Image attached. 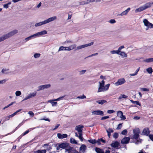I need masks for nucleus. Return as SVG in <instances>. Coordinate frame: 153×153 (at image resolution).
Segmentation results:
<instances>
[{
    "label": "nucleus",
    "instance_id": "obj_28",
    "mask_svg": "<svg viewBox=\"0 0 153 153\" xmlns=\"http://www.w3.org/2000/svg\"><path fill=\"white\" fill-rule=\"evenodd\" d=\"M131 102L133 104H136L137 105L140 106L141 104L138 101H134L132 100H130Z\"/></svg>",
    "mask_w": 153,
    "mask_h": 153
},
{
    "label": "nucleus",
    "instance_id": "obj_42",
    "mask_svg": "<svg viewBox=\"0 0 153 153\" xmlns=\"http://www.w3.org/2000/svg\"><path fill=\"white\" fill-rule=\"evenodd\" d=\"M40 54L38 53H36L34 55V57L35 58H37L39 57L40 56Z\"/></svg>",
    "mask_w": 153,
    "mask_h": 153
},
{
    "label": "nucleus",
    "instance_id": "obj_31",
    "mask_svg": "<svg viewBox=\"0 0 153 153\" xmlns=\"http://www.w3.org/2000/svg\"><path fill=\"white\" fill-rule=\"evenodd\" d=\"M54 101L53 100L50 101V102L52 104V106L53 107L56 106L57 104V102H54Z\"/></svg>",
    "mask_w": 153,
    "mask_h": 153
},
{
    "label": "nucleus",
    "instance_id": "obj_50",
    "mask_svg": "<svg viewBox=\"0 0 153 153\" xmlns=\"http://www.w3.org/2000/svg\"><path fill=\"white\" fill-rule=\"evenodd\" d=\"M86 71V70H83L81 71H79V74L80 75L83 74L85 73Z\"/></svg>",
    "mask_w": 153,
    "mask_h": 153
},
{
    "label": "nucleus",
    "instance_id": "obj_64",
    "mask_svg": "<svg viewBox=\"0 0 153 153\" xmlns=\"http://www.w3.org/2000/svg\"><path fill=\"white\" fill-rule=\"evenodd\" d=\"M85 1H82L79 2V5H83L85 4Z\"/></svg>",
    "mask_w": 153,
    "mask_h": 153
},
{
    "label": "nucleus",
    "instance_id": "obj_36",
    "mask_svg": "<svg viewBox=\"0 0 153 153\" xmlns=\"http://www.w3.org/2000/svg\"><path fill=\"white\" fill-rule=\"evenodd\" d=\"M121 53H120L119 54L120 55L122 56H123L125 57H127V54L126 53L124 52H120Z\"/></svg>",
    "mask_w": 153,
    "mask_h": 153
},
{
    "label": "nucleus",
    "instance_id": "obj_19",
    "mask_svg": "<svg viewBox=\"0 0 153 153\" xmlns=\"http://www.w3.org/2000/svg\"><path fill=\"white\" fill-rule=\"evenodd\" d=\"M120 144L117 141L113 142L111 144V146L112 147L114 148H117L119 146Z\"/></svg>",
    "mask_w": 153,
    "mask_h": 153
},
{
    "label": "nucleus",
    "instance_id": "obj_52",
    "mask_svg": "<svg viewBox=\"0 0 153 153\" xmlns=\"http://www.w3.org/2000/svg\"><path fill=\"white\" fill-rule=\"evenodd\" d=\"M124 48V46H121L119 47L117 50L120 53L121 52V50Z\"/></svg>",
    "mask_w": 153,
    "mask_h": 153
},
{
    "label": "nucleus",
    "instance_id": "obj_20",
    "mask_svg": "<svg viewBox=\"0 0 153 153\" xmlns=\"http://www.w3.org/2000/svg\"><path fill=\"white\" fill-rule=\"evenodd\" d=\"M57 135L59 139H63L66 138L68 136V135L65 134H62L60 133H58Z\"/></svg>",
    "mask_w": 153,
    "mask_h": 153
},
{
    "label": "nucleus",
    "instance_id": "obj_39",
    "mask_svg": "<svg viewBox=\"0 0 153 153\" xmlns=\"http://www.w3.org/2000/svg\"><path fill=\"white\" fill-rule=\"evenodd\" d=\"M64 97H65L64 96H62V97H60L54 100H53L54 101H59L61 100H63Z\"/></svg>",
    "mask_w": 153,
    "mask_h": 153
},
{
    "label": "nucleus",
    "instance_id": "obj_34",
    "mask_svg": "<svg viewBox=\"0 0 153 153\" xmlns=\"http://www.w3.org/2000/svg\"><path fill=\"white\" fill-rule=\"evenodd\" d=\"M79 135L78 137V138H79L80 140L81 141H83V138L82 137V133H80L79 134Z\"/></svg>",
    "mask_w": 153,
    "mask_h": 153
},
{
    "label": "nucleus",
    "instance_id": "obj_35",
    "mask_svg": "<svg viewBox=\"0 0 153 153\" xmlns=\"http://www.w3.org/2000/svg\"><path fill=\"white\" fill-rule=\"evenodd\" d=\"M43 86L44 88L45 89H47L50 88L51 85L50 84H46L43 85Z\"/></svg>",
    "mask_w": 153,
    "mask_h": 153
},
{
    "label": "nucleus",
    "instance_id": "obj_1",
    "mask_svg": "<svg viewBox=\"0 0 153 153\" xmlns=\"http://www.w3.org/2000/svg\"><path fill=\"white\" fill-rule=\"evenodd\" d=\"M55 146L56 147L57 150H59L60 149H61L60 150L65 149V153H79L76 150L75 148L71 146L69 143L66 142L57 143Z\"/></svg>",
    "mask_w": 153,
    "mask_h": 153
},
{
    "label": "nucleus",
    "instance_id": "obj_7",
    "mask_svg": "<svg viewBox=\"0 0 153 153\" xmlns=\"http://www.w3.org/2000/svg\"><path fill=\"white\" fill-rule=\"evenodd\" d=\"M143 22L144 25L147 27H149V28H153V25L149 22L147 19H144L143 20Z\"/></svg>",
    "mask_w": 153,
    "mask_h": 153
},
{
    "label": "nucleus",
    "instance_id": "obj_3",
    "mask_svg": "<svg viewBox=\"0 0 153 153\" xmlns=\"http://www.w3.org/2000/svg\"><path fill=\"white\" fill-rule=\"evenodd\" d=\"M17 33L18 30H14L6 34L3 35L2 36L0 37V42L12 36Z\"/></svg>",
    "mask_w": 153,
    "mask_h": 153
},
{
    "label": "nucleus",
    "instance_id": "obj_46",
    "mask_svg": "<svg viewBox=\"0 0 153 153\" xmlns=\"http://www.w3.org/2000/svg\"><path fill=\"white\" fill-rule=\"evenodd\" d=\"M106 132L107 133H112L114 132V130L112 128H109L108 129H106Z\"/></svg>",
    "mask_w": 153,
    "mask_h": 153
},
{
    "label": "nucleus",
    "instance_id": "obj_12",
    "mask_svg": "<svg viewBox=\"0 0 153 153\" xmlns=\"http://www.w3.org/2000/svg\"><path fill=\"white\" fill-rule=\"evenodd\" d=\"M47 34V31L46 30H44L40 32L34 34L36 38L41 36L42 35L46 34Z\"/></svg>",
    "mask_w": 153,
    "mask_h": 153
},
{
    "label": "nucleus",
    "instance_id": "obj_49",
    "mask_svg": "<svg viewBox=\"0 0 153 153\" xmlns=\"http://www.w3.org/2000/svg\"><path fill=\"white\" fill-rule=\"evenodd\" d=\"M86 98V96H85L84 95H83L82 96H78L77 97V98L83 99L84 98Z\"/></svg>",
    "mask_w": 153,
    "mask_h": 153
},
{
    "label": "nucleus",
    "instance_id": "obj_37",
    "mask_svg": "<svg viewBox=\"0 0 153 153\" xmlns=\"http://www.w3.org/2000/svg\"><path fill=\"white\" fill-rule=\"evenodd\" d=\"M22 93L20 91H17L15 92V94L16 96H19Z\"/></svg>",
    "mask_w": 153,
    "mask_h": 153
},
{
    "label": "nucleus",
    "instance_id": "obj_41",
    "mask_svg": "<svg viewBox=\"0 0 153 153\" xmlns=\"http://www.w3.org/2000/svg\"><path fill=\"white\" fill-rule=\"evenodd\" d=\"M11 4V2H10L7 4H4L3 5L4 7V8H5L6 9H7V8H8V5H9L10 4Z\"/></svg>",
    "mask_w": 153,
    "mask_h": 153
},
{
    "label": "nucleus",
    "instance_id": "obj_17",
    "mask_svg": "<svg viewBox=\"0 0 153 153\" xmlns=\"http://www.w3.org/2000/svg\"><path fill=\"white\" fill-rule=\"evenodd\" d=\"M36 38L35 36V34H34L33 35H31L30 36H29L26 38L24 40V41H25L24 42L25 43L26 42H27L33 39H34Z\"/></svg>",
    "mask_w": 153,
    "mask_h": 153
},
{
    "label": "nucleus",
    "instance_id": "obj_57",
    "mask_svg": "<svg viewBox=\"0 0 153 153\" xmlns=\"http://www.w3.org/2000/svg\"><path fill=\"white\" fill-rule=\"evenodd\" d=\"M109 118V117L108 116H105L104 117H102L101 118V120H104L106 119H107L108 118Z\"/></svg>",
    "mask_w": 153,
    "mask_h": 153
},
{
    "label": "nucleus",
    "instance_id": "obj_59",
    "mask_svg": "<svg viewBox=\"0 0 153 153\" xmlns=\"http://www.w3.org/2000/svg\"><path fill=\"white\" fill-rule=\"evenodd\" d=\"M98 54V53H95L89 56H88L87 58H88L89 57H91L93 56H95L97 55Z\"/></svg>",
    "mask_w": 153,
    "mask_h": 153
},
{
    "label": "nucleus",
    "instance_id": "obj_51",
    "mask_svg": "<svg viewBox=\"0 0 153 153\" xmlns=\"http://www.w3.org/2000/svg\"><path fill=\"white\" fill-rule=\"evenodd\" d=\"M118 137V134L117 133H115L113 135V137L115 138H117Z\"/></svg>",
    "mask_w": 153,
    "mask_h": 153
},
{
    "label": "nucleus",
    "instance_id": "obj_15",
    "mask_svg": "<svg viewBox=\"0 0 153 153\" xmlns=\"http://www.w3.org/2000/svg\"><path fill=\"white\" fill-rule=\"evenodd\" d=\"M150 131L148 128H146L144 129L142 132V134L148 136L150 133Z\"/></svg>",
    "mask_w": 153,
    "mask_h": 153
},
{
    "label": "nucleus",
    "instance_id": "obj_13",
    "mask_svg": "<svg viewBox=\"0 0 153 153\" xmlns=\"http://www.w3.org/2000/svg\"><path fill=\"white\" fill-rule=\"evenodd\" d=\"M88 141L90 143L93 144H97L98 145H100L101 144V143L100 142V141L99 140H96L95 139H91L88 140Z\"/></svg>",
    "mask_w": 153,
    "mask_h": 153
},
{
    "label": "nucleus",
    "instance_id": "obj_6",
    "mask_svg": "<svg viewBox=\"0 0 153 153\" xmlns=\"http://www.w3.org/2000/svg\"><path fill=\"white\" fill-rule=\"evenodd\" d=\"M99 85L97 92L104 91L105 88H104L105 81L102 80L101 82H99Z\"/></svg>",
    "mask_w": 153,
    "mask_h": 153
},
{
    "label": "nucleus",
    "instance_id": "obj_26",
    "mask_svg": "<svg viewBox=\"0 0 153 153\" xmlns=\"http://www.w3.org/2000/svg\"><path fill=\"white\" fill-rule=\"evenodd\" d=\"M128 97V96L124 94H121L120 95L118 99L121 100L122 98L126 99Z\"/></svg>",
    "mask_w": 153,
    "mask_h": 153
},
{
    "label": "nucleus",
    "instance_id": "obj_18",
    "mask_svg": "<svg viewBox=\"0 0 153 153\" xmlns=\"http://www.w3.org/2000/svg\"><path fill=\"white\" fill-rule=\"evenodd\" d=\"M86 149V146L84 144H82L79 148V150L81 152L83 153L85 152Z\"/></svg>",
    "mask_w": 153,
    "mask_h": 153
},
{
    "label": "nucleus",
    "instance_id": "obj_48",
    "mask_svg": "<svg viewBox=\"0 0 153 153\" xmlns=\"http://www.w3.org/2000/svg\"><path fill=\"white\" fill-rule=\"evenodd\" d=\"M128 131L126 129L123 130L121 133L123 135H126Z\"/></svg>",
    "mask_w": 153,
    "mask_h": 153
},
{
    "label": "nucleus",
    "instance_id": "obj_47",
    "mask_svg": "<svg viewBox=\"0 0 153 153\" xmlns=\"http://www.w3.org/2000/svg\"><path fill=\"white\" fill-rule=\"evenodd\" d=\"M119 117L120 118H121V120H124L126 119V117L125 116L123 115V114H122L121 115H120Z\"/></svg>",
    "mask_w": 153,
    "mask_h": 153
},
{
    "label": "nucleus",
    "instance_id": "obj_61",
    "mask_svg": "<svg viewBox=\"0 0 153 153\" xmlns=\"http://www.w3.org/2000/svg\"><path fill=\"white\" fill-rule=\"evenodd\" d=\"M29 132V130H27L25 132H24L22 134V136H23L27 134Z\"/></svg>",
    "mask_w": 153,
    "mask_h": 153
},
{
    "label": "nucleus",
    "instance_id": "obj_43",
    "mask_svg": "<svg viewBox=\"0 0 153 153\" xmlns=\"http://www.w3.org/2000/svg\"><path fill=\"white\" fill-rule=\"evenodd\" d=\"M110 84H108L107 85H106L105 86H104V88H105L104 89V91H105L107 90L110 86Z\"/></svg>",
    "mask_w": 153,
    "mask_h": 153
},
{
    "label": "nucleus",
    "instance_id": "obj_40",
    "mask_svg": "<svg viewBox=\"0 0 153 153\" xmlns=\"http://www.w3.org/2000/svg\"><path fill=\"white\" fill-rule=\"evenodd\" d=\"M69 47L71 50L75 48L76 47V44H73L70 46Z\"/></svg>",
    "mask_w": 153,
    "mask_h": 153
},
{
    "label": "nucleus",
    "instance_id": "obj_4",
    "mask_svg": "<svg viewBox=\"0 0 153 153\" xmlns=\"http://www.w3.org/2000/svg\"><path fill=\"white\" fill-rule=\"evenodd\" d=\"M57 17L56 16H53L52 17L49 18L47 19H46L43 21L41 22L36 23L35 25V27H37L39 26H41L42 25H45L47 23H48L50 22L53 21L54 20L56 19Z\"/></svg>",
    "mask_w": 153,
    "mask_h": 153
},
{
    "label": "nucleus",
    "instance_id": "obj_29",
    "mask_svg": "<svg viewBox=\"0 0 153 153\" xmlns=\"http://www.w3.org/2000/svg\"><path fill=\"white\" fill-rule=\"evenodd\" d=\"M70 142L72 144H76L77 141L73 138H71L70 139Z\"/></svg>",
    "mask_w": 153,
    "mask_h": 153
},
{
    "label": "nucleus",
    "instance_id": "obj_10",
    "mask_svg": "<svg viewBox=\"0 0 153 153\" xmlns=\"http://www.w3.org/2000/svg\"><path fill=\"white\" fill-rule=\"evenodd\" d=\"M83 127L84 126H83L79 125L75 127V130L78 132V134L82 133Z\"/></svg>",
    "mask_w": 153,
    "mask_h": 153
},
{
    "label": "nucleus",
    "instance_id": "obj_58",
    "mask_svg": "<svg viewBox=\"0 0 153 153\" xmlns=\"http://www.w3.org/2000/svg\"><path fill=\"white\" fill-rule=\"evenodd\" d=\"M28 114L30 116H32V117H33V116H34V113H33L32 111H29L28 112Z\"/></svg>",
    "mask_w": 153,
    "mask_h": 153
},
{
    "label": "nucleus",
    "instance_id": "obj_53",
    "mask_svg": "<svg viewBox=\"0 0 153 153\" xmlns=\"http://www.w3.org/2000/svg\"><path fill=\"white\" fill-rule=\"evenodd\" d=\"M114 112L115 111L113 110H108L107 111V112L108 114H111L113 113H114Z\"/></svg>",
    "mask_w": 153,
    "mask_h": 153
},
{
    "label": "nucleus",
    "instance_id": "obj_8",
    "mask_svg": "<svg viewBox=\"0 0 153 153\" xmlns=\"http://www.w3.org/2000/svg\"><path fill=\"white\" fill-rule=\"evenodd\" d=\"M126 82V80L124 78H121L118 79L117 81L114 83V85L117 86L121 85Z\"/></svg>",
    "mask_w": 153,
    "mask_h": 153
},
{
    "label": "nucleus",
    "instance_id": "obj_5",
    "mask_svg": "<svg viewBox=\"0 0 153 153\" xmlns=\"http://www.w3.org/2000/svg\"><path fill=\"white\" fill-rule=\"evenodd\" d=\"M133 132L134 135L131 137L132 139L137 140L139 136V134L140 133V131L138 128H136L133 129Z\"/></svg>",
    "mask_w": 153,
    "mask_h": 153
},
{
    "label": "nucleus",
    "instance_id": "obj_33",
    "mask_svg": "<svg viewBox=\"0 0 153 153\" xmlns=\"http://www.w3.org/2000/svg\"><path fill=\"white\" fill-rule=\"evenodd\" d=\"M110 53L113 54H119L120 53L118 51V50L115 51V50H113L112 51H110Z\"/></svg>",
    "mask_w": 153,
    "mask_h": 153
},
{
    "label": "nucleus",
    "instance_id": "obj_2",
    "mask_svg": "<svg viewBox=\"0 0 153 153\" xmlns=\"http://www.w3.org/2000/svg\"><path fill=\"white\" fill-rule=\"evenodd\" d=\"M153 4V2L152 3L150 2H147L139 8L136 9L135 10V12L136 13H137L143 11L150 7Z\"/></svg>",
    "mask_w": 153,
    "mask_h": 153
},
{
    "label": "nucleus",
    "instance_id": "obj_38",
    "mask_svg": "<svg viewBox=\"0 0 153 153\" xmlns=\"http://www.w3.org/2000/svg\"><path fill=\"white\" fill-rule=\"evenodd\" d=\"M47 146V150L48 151H49L50 150H51V147L50 146H48L47 144H45L44 145V146Z\"/></svg>",
    "mask_w": 153,
    "mask_h": 153
},
{
    "label": "nucleus",
    "instance_id": "obj_54",
    "mask_svg": "<svg viewBox=\"0 0 153 153\" xmlns=\"http://www.w3.org/2000/svg\"><path fill=\"white\" fill-rule=\"evenodd\" d=\"M109 22L111 24H114L116 22V21L114 19H111L109 20Z\"/></svg>",
    "mask_w": 153,
    "mask_h": 153
},
{
    "label": "nucleus",
    "instance_id": "obj_45",
    "mask_svg": "<svg viewBox=\"0 0 153 153\" xmlns=\"http://www.w3.org/2000/svg\"><path fill=\"white\" fill-rule=\"evenodd\" d=\"M7 79H5L0 81V84H4L6 81H7Z\"/></svg>",
    "mask_w": 153,
    "mask_h": 153
},
{
    "label": "nucleus",
    "instance_id": "obj_16",
    "mask_svg": "<svg viewBox=\"0 0 153 153\" xmlns=\"http://www.w3.org/2000/svg\"><path fill=\"white\" fill-rule=\"evenodd\" d=\"M130 9H131L130 7L128 8L126 10L123 12L119 14L118 15L121 16H125L126 15L128 14V13L130 11Z\"/></svg>",
    "mask_w": 153,
    "mask_h": 153
},
{
    "label": "nucleus",
    "instance_id": "obj_60",
    "mask_svg": "<svg viewBox=\"0 0 153 153\" xmlns=\"http://www.w3.org/2000/svg\"><path fill=\"white\" fill-rule=\"evenodd\" d=\"M117 114H118V115L119 116L120 115H121L122 114V115L123 114V113L121 111H118L117 112Z\"/></svg>",
    "mask_w": 153,
    "mask_h": 153
},
{
    "label": "nucleus",
    "instance_id": "obj_27",
    "mask_svg": "<svg viewBox=\"0 0 153 153\" xmlns=\"http://www.w3.org/2000/svg\"><path fill=\"white\" fill-rule=\"evenodd\" d=\"M10 117H12L11 115H10L4 117V118H3L4 119L3 120V123H2L3 124L6 120H9Z\"/></svg>",
    "mask_w": 153,
    "mask_h": 153
},
{
    "label": "nucleus",
    "instance_id": "obj_22",
    "mask_svg": "<svg viewBox=\"0 0 153 153\" xmlns=\"http://www.w3.org/2000/svg\"><path fill=\"white\" fill-rule=\"evenodd\" d=\"M46 150H39L37 151L34 152L33 153H46Z\"/></svg>",
    "mask_w": 153,
    "mask_h": 153
},
{
    "label": "nucleus",
    "instance_id": "obj_25",
    "mask_svg": "<svg viewBox=\"0 0 153 153\" xmlns=\"http://www.w3.org/2000/svg\"><path fill=\"white\" fill-rule=\"evenodd\" d=\"M96 102L98 103L99 104L102 105L105 103L107 101L105 100H101L97 101Z\"/></svg>",
    "mask_w": 153,
    "mask_h": 153
},
{
    "label": "nucleus",
    "instance_id": "obj_62",
    "mask_svg": "<svg viewBox=\"0 0 153 153\" xmlns=\"http://www.w3.org/2000/svg\"><path fill=\"white\" fill-rule=\"evenodd\" d=\"M141 89L142 91H148L149 90L148 89L146 88H141Z\"/></svg>",
    "mask_w": 153,
    "mask_h": 153
},
{
    "label": "nucleus",
    "instance_id": "obj_14",
    "mask_svg": "<svg viewBox=\"0 0 153 153\" xmlns=\"http://www.w3.org/2000/svg\"><path fill=\"white\" fill-rule=\"evenodd\" d=\"M103 112L102 111L100 110H97L96 111H94L92 112V115H103Z\"/></svg>",
    "mask_w": 153,
    "mask_h": 153
},
{
    "label": "nucleus",
    "instance_id": "obj_32",
    "mask_svg": "<svg viewBox=\"0 0 153 153\" xmlns=\"http://www.w3.org/2000/svg\"><path fill=\"white\" fill-rule=\"evenodd\" d=\"M146 71L149 74H152L153 72L152 69L151 67H149L147 68Z\"/></svg>",
    "mask_w": 153,
    "mask_h": 153
},
{
    "label": "nucleus",
    "instance_id": "obj_23",
    "mask_svg": "<svg viewBox=\"0 0 153 153\" xmlns=\"http://www.w3.org/2000/svg\"><path fill=\"white\" fill-rule=\"evenodd\" d=\"M1 72L2 73L5 74H8L10 73L9 71V69H3L2 70Z\"/></svg>",
    "mask_w": 153,
    "mask_h": 153
},
{
    "label": "nucleus",
    "instance_id": "obj_55",
    "mask_svg": "<svg viewBox=\"0 0 153 153\" xmlns=\"http://www.w3.org/2000/svg\"><path fill=\"white\" fill-rule=\"evenodd\" d=\"M122 124H121V123L119 124L118 126L117 127V129H120L122 127Z\"/></svg>",
    "mask_w": 153,
    "mask_h": 153
},
{
    "label": "nucleus",
    "instance_id": "obj_9",
    "mask_svg": "<svg viewBox=\"0 0 153 153\" xmlns=\"http://www.w3.org/2000/svg\"><path fill=\"white\" fill-rule=\"evenodd\" d=\"M94 44V42H92L88 44H86L83 45H81L79 46H77V49L79 50L85 48L87 47L88 46H90L91 45H92Z\"/></svg>",
    "mask_w": 153,
    "mask_h": 153
},
{
    "label": "nucleus",
    "instance_id": "obj_56",
    "mask_svg": "<svg viewBox=\"0 0 153 153\" xmlns=\"http://www.w3.org/2000/svg\"><path fill=\"white\" fill-rule=\"evenodd\" d=\"M64 47H63V46L60 47L58 51H64Z\"/></svg>",
    "mask_w": 153,
    "mask_h": 153
},
{
    "label": "nucleus",
    "instance_id": "obj_11",
    "mask_svg": "<svg viewBox=\"0 0 153 153\" xmlns=\"http://www.w3.org/2000/svg\"><path fill=\"white\" fill-rule=\"evenodd\" d=\"M130 140V137H125L122 140L121 143L123 144H128L129 143Z\"/></svg>",
    "mask_w": 153,
    "mask_h": 153
},
{
    "label": "nucleus",
    "instance_id": "obj_44",
    "mask_svg": "<svg viewBox=\"0 0 153 153\" xmlns=\"http://www.w3.org/2000/svg\"><path fill=\"white\" fill-rule=\"evenodd\" d=\"M44 89L43 86V85H40L38 87V91H40Z\"/></svg>",
    "mask_w": 153,
    "mask_h": 153
},
{
    "label": "nucleus",
    "instance_id": "obj_63",
    "mask_svg": "<svg viewBox=\"0 0 153 153\" xmlns=\"http://www.w3.org/2000/svg\"><path fill=\"white\" fill-rule=\"evenodd\" d=\"M30 99L28 95H27L26 97L25 98L22 100V101H24L25 100H26L28 99Z\"/></svg>",
    "mask_w": 153,
    "mask_h": 153
},
{
    "label": "nucleus",
    "instance_id": "obj_21",
    "mask_svg": "<svg viewBox=\"0 0 153 153\" xmlns=\"http://www.w3.org/2000/svg\"><path fill=\"white\" fill-rule=\"evenodd\" d=\"M36 94L37 92L36 91H35L33 92L30 93L28 95L30 99L31 98L35 97L36 95Z\"/></svg>",
    "mask_w": 153,
    "mask_h": 153
},
{
    "label": "nucleus",
    "instance_id": "obj_30",
    "mask_svg": "<svg viewBox=\"0 0 153 153\" xmlns=\"http://www.w3.org/2000/svg\"><path fill=\"white\" fill-rule=\"evenodd\" d=\"M144 61L146 62H153V58H149L144 60Z\"/></svg>",
    "mask_w": 153,
    "mask_h": 153
},
{
    "label": "nucleus",
    "instance_id": "obj_24",
    "mask_svg": "<svg viewBox=\"0 0 153 153\" xmlns=\"http://www.w3.org/2000/svg\"><path fill=\"white\" fill-rule=\"evenodd\" d=\"M95 151L97 153H104L103 150L100 148H96Z\"/></svg>",
    "mask_w": 153,
    "mask_h": 153
}]
</instances>
